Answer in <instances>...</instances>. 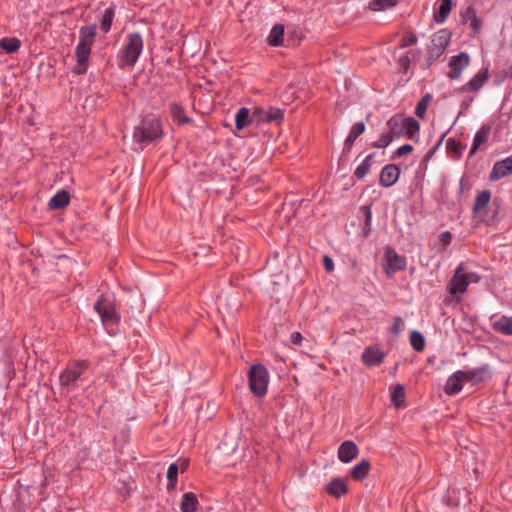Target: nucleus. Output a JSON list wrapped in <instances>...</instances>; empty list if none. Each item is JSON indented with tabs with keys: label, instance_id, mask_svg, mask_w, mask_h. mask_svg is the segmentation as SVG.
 <instances>
[{
	"label": "nucleus",
	"instance_id": "nucleus-1",
	"mask_svg": "<svg viewBox=\"0 0 512 512\" xmlns=\"http://www.w3.org/2000/svg\"><path fill=\"white\" fill-rule=\"evenodd\" d=\"M96 25H87L80 28L79 42L75 48L76 65L73 68V73L82 75L87 72L89 66V57L91 48L95 41Z\"/></svg>",
	"mask_w": 512,
	"mask_h": 512
},
{
	"label": "nucleus",
	"instance_id": "nucleus-2",
	"mask_svg": "<svg viewBox=\"0 0 512 512\" xmlns=\"http://www.w3.org/2000/svg\"><path fill=\"white\" fill-rule=\"evenodd\" d=\"M143 46L144 41L140 33H129L124 45L118 53L119 67L122 69L126 67L133 68L143 51Z\"/></svg>",
	"mask_w": 512,
	"mask_h": 512
},
{
	"label": "nucleus",
	"instance_id": "nucleus-3",
	"mask_svg": "<svg viewBox=\"0 0 512 512\" xmlns=\"http://www.w3.org/2000/svg\"><path fill=\"white\" fill-rule=\"evenodd\" d=\"M480 276L475 272H469L461 263L455 270V273L447 285L449 293L453 296H462L470 283H478Z\"/></svg>",
	"mask_w": 512,
	"mask_h": 512
},
{
	"label": "nucleus",
	"instance_id": "nucleus-4",
	"mask_svg": "<svg viewBox=\"0 0 512 512\" xmlns=\"http://www.w3.org/2000/svg\"><path fill=\"white\" fill-rule=\"evenodd\" d=\"M162 136L159 119L154 115H147L140 124L134 128L133 138L140 143L152 142Z\"/></svg>",
	"mask_w": 512,
	"mask_h": 512
},
{
	"label": "nucleus",
	"instance_id": "nucleus-5",
	"mask_svg": "<svg viewBox=\"0 0 512 512\" xmlns=\"http://www.w3.org/2000/svg\"><path fill=\"white\" fill-rule=\"evenodd\" d=\"M250 391L257 397H263L267 393L269 374L262 364L252 365L248 372Z\"/></svg>",
	"mask_w": 512,
	"mask_h": 512
},
{
	"label": "nucleus",
	"instance_id": "nucleus-6",
	"mask_svg": "<svg viewBox=\"0 0 512 512\" xmlns=\"http://www.w3.org/2000/svg\"><path fill=\"white\" fill-rule=\"evenodd\" d=\"M94 310L99 314L103 325L107 328L114 326L119 322V317L115 311L113 303L101 296L94 304Z\"/></svg>",
	"mask_w": 512,
	"mask_h": 512
},
{
	"label": "nucleus",
	"instance_id": "nucleus-7",
	"mask_svg": "<svg viewBox=\"0 0 512 512\" xmlns=\"http://www.w3.org/2000/svg\"><path fill=\"white\" fill-rule=\"evenodd\" d=\"M452 33L448 29H441L437 31L431 39V43L429 46V58L437 59L439 58L445 51L448 46Z\"/></svg>",
	"mask_w": 512,
	"mask_h": 512
},
{
	"label": "nucleus",
	"instance_id": "nucleus-8",
	"mask_svg": "<svg viewBox=\"0 0 512 512\" xmlns=\"http://www.w3.org/2000/svg\"><path fill=\"white\" fill-rule=\"evenodd\" d=\"M384 270L387 275L406 269L407 261L404 256L399 255L394 248L387 246L384 252Z\"/></svg>",
	"mask_w": 512,
	"mask_h": 512
},
{
	"label": "nucleus",
	"instance_id": "nucleus-9",
	"mask_svg": "<svg viewBox=\"0 0 512 512\" xmlns=\"http://www.w3.org/2000/svg\"><path fill=\"white\" fill-rule=\"evenodd\" d=\"M86 369L87 364L84 361L74 362L68 365L66 369L60 374V385L65 388L73 386Z\"/></svg>",
	"mask_w": 512,
	"mask_h": 512
},
{
	"label": "nucleus",
	"instance_id": "nucleus-10",
	"mask_svg": "<svg viewBox=\"0 0 512 512\" xmlns=\"http://www.w3.org/2000/svg\"><path fill=\"white\" fill-rule=\"evenodd\" d=\"M470 64V57L467 53L461 52L458 55H454L449 60V71L447 77L451 80L459 79L462 72Z\"/></svg>",
	"mask_w": 512,
	"mask_h": 512
},
{
	"label": "nucleus",
	"instance_id": "nucleus-11",
	"mask_svg": "<svg viewBox=\"0 0 512 512\" xmlns=\"http://www.w3.org/2000/svg\"><path fill=\"white\" fill-rule=\"evenodd\" d=\"M283 116L282 110L275 107H269L267 109L255 108L253 111V119H255L257 124L281 121Z\"/></svg>",
	"mask_w": 512,
	"mask_h": 512
},
{
	"label": "nucleus",
	"instance_id": "nucleus-12",
	"mask_svg": "<svg viewBox=\"0 0 512 512\" xmlns=\"http://www.w3.org/2000/svg\"><path fill=\"white\" fill-rule=\"evenodd\" d=\"M491 377L489 365H483L479 368L472 369L469 371H463L464 381L471 383L472 385H478L485 382Z\"/></svg>",
	"mask_w": 512,
	"mask_h": 512
},
{
	"label": "nucleus",
	"instance_id": "nucleus-13",
	"mask_svg": "<svg viewBox=\"0 0 512 512\" xmlns=\"http://www.w3.org/2000/svg\"><path fill=\"white\" fill-rule=\"evenodd\" d=\"M512 174V156L507 157L501 161H498L494 164L492 171L489 175L490 181H498L503 177L509 176Z\"/></svg>",
	"mask_w": 512,
	"mask_h": 512
},
{
	"label": "nucleus",
	"instance_id": "nucleus-14",
	"mask_svg": "<svg viewBox=\"0 0 512 512\" xmlns=\"http://www.w3.org/2000/svg\"><path fill=\"white\" fill-rule=\"evenodd\" d=\"M489 77L488 68L480 70L471 80L464 84L459 91L460 92H477L487 82Z\"/></svg>",
	"mask_w": 512,
	"mask_h": 512
},
{
	"label": "nucleus",
	"instance_id": "nucleus-15",
	"mask_svg": "<svg viewBox=\"0 0 512 512\" xmlns=\"http://www.w3.org/2000/svg\"><path fill=\"white\" fill-rule=\"evenodd\" d=\"M400 169L395 164H388L383 167L379 183L383 187H391L393 186L399 179Z\"/></svg>",
	"mask_w": 512,
	"mask_h": 512
},
{
	"label": "nucleus",
	"instance_id": "nucleus-16",
	"mask_svg": "<svg viewBox=\"0 0 512 512\" xmlns=\"http://www.w3.org/2000/svg\"><path fill=\"white\" fill-rule=\"evenodd\" d=\"M361 358L367 366H378L383 362L385 353L377 346H370L364 350Z\"/></svg>",
	"mask_w": 512,
	"mask_h": 512
},
{
	"label": "nucleus",
	"instance_id": "nucleus-17",
	"mask_svg": "<svg viewBox=\"0 0 512 512\" xmlns=\"http://www.w3.org/2000/svg\"><path fill=\"white\" fill-rule=\"evenodd\" d=\"M463 382H465L463 378V370L454 372L448 377L444 386V392L449 396L458 394L463 388Z\"/></svg>",
	"mask_w": 512,
	"mask_h": 512
},
{
	"label": "nucleus",
	"instance_id": "nucleus-18",
	"mask_svg": "<svg viewBox=\"0 0 512 512\" xmlns=\"http://www.w3.org/2000/svg\"><path fill=\"white\" fill-rule=\"evenodd\" d=\"M359 453V449L357 445L350 440L344 441L338 449V457L341 462L343 463H349L351 462L355 457H357Z\"/></svg>",
	"mask_w": 512,
	"mask_h": 512
},
{
	"label": "nucleus",
	"instance_id": "nucleus-19",
	"mask_svg": "<svg viewBox=\"0 0 512 512\" xmlns=\"http://www.w3.org/2000/svg\"><path fill=\"white\" fill-rule=\"evenodd\" d=\"M490 133H491L490 125L484 124L480 127V129L475 134L473 144H472V147L469 152L470 155L474 154L480 148V146L487 143Z\"/></svg>",
	"mask_w": 512,
	"mask_h": 512
},
{
	"label": "nucleus",
	"instance_id": "nucleus-20",
	"mask_svg": "<svg viewBox=\"0 0 512 512\" xmlns=\"http://www.w3.org/2000/svg\"><path fill=\"white\" fill-rule=\"evenodd\" d=\"M325 490L329 495L339 498L347 493L348 488L342 478H334L326 485Z\"/></svg>",
	"mask_w": 512,
	"mask_h": 512
},
{
	"label": "nucleus",
	"instance_id": "nucleus-21",
	"mask_svg": "<svg viewBox=\"0 0 512 512\" xmlns=\"http://www.w3.org/2000/svg\"><path fill=\"white\" fill-rule=\"evenodd\" d=\"M405 117L394 115L387 121L388 131L395 137L400 138L404 134Z\"/></svg>",
	"mask_w": 512,
	"mask_h": 512
},
{
	"label": "nucleus",
	"instance_id": "nucleus-22",
	"mask_svg": "<svg viewBox=\"0 0 512 512\" xmlns=\"http://www.w3.org/2000/svg\"><path fill=\"white\" fill-rule=\"evenodd\" d=\"M253 122H255V119H253V113L250 114L248 108L242 107L237 111L235 115V126L238 131L244 129Z\"/></svg>",
	"mask_w": 512,
	"mask_h": 512
},
{
	"label": "nucleus",
	"instance_id": "nucleus-23",
	"mask_svg": "<svg viewBox=\"0 0 512 512\" xmlns=\"http://www.w3.org/2000/svg\"><path fill=\"white\" fill-rule=\"evenodd\" d=\"M491 199V192L483 190L476 195L472 211L475 215H480L488 206Z\"/></svg>",
	"mask_w": 512,
	"mask_h": 512
},
{
	"label": "nucleus",
	"instance_id": "nucleus-24",
	"mask_svg": "<svg viewBox=\"0 0 512 512\" xmlns=\"http://www.w3.org/2000/svg\"><path fill=\"white\" fill-rule=\"evenodd\" d=\"M492 328L503 335L512 336V316H501L492 323Z\"/></svg>",
	"mask_w": 512,
	"mask_h": 512
},
{
	"label": "nucleus",
	"instance_id": "nucleus-25",
	"mask_svg": "<svg viewBox=\"0 0 512 512\" xmlns=\"http://www.w3.org/2000/svg\"><path fill=\"white\" fill-rule=\"evenodd\" d=\"M70 196L65 190L57 192L49 201L48 206L50 209L58 210L63 209L69 205Z\"/></svg>",
	"mask_w": 512,
	"mask_h": 512
},
{
	"label": "nucleus",
	"instance_id": "nucleus-26",
	"mask_svg": "<svg viewBox=\"0 0 512 512\" xmlns=\"http://www.w3.org/2000/svg\"><path fill=\"white\" fill-rule=\"evenodd\" d=\"M198 505L197 496L192 492H187L182 496L180 510L181 512H196Z\"/></svg>",
	"mask_w": 512,
	"mask_h": 512
},
{
	"label": "nucleus",
	"instance_id": "nucleus-27",
	"mask_svg": "<svg viewBox=\"0 0 512 512\" xmlns=\"http://www.w3.org/2000/svg\"><path fill=\"white\" fill-rule=\"evenodd\" d=\"M365 132V124L363 122H357L355 123L352 127H351V130L349 132V135L348 137L346 138L345 142H344V145H345V148L347 149H350L355 140Z\"/></svg>",
	"mask_w": 512,
	"mask_h": 512
},
{
	"label": "nucleus",
	"instance_id": "nucleus-28",
	"mask_svg": "<svg viewBox=\"0 0 512 512\" xmlns=\"http://www.w3.org/2000/svg\"><path fill=\"white\" fill-rule=\"evenodd\" d=\"M369 470L370 462L363 459L352 468L351 475L355 480H363L367 477Z\"/></svg>",
	"mask_w": 512,
	"mask_h": 512
},
{
	"label": "nucleus",
	"instance_id": "nucleus-29",
	"mask_svg": "<svg viewBox=\"0 0 512 512\" xmlns=\"http://www.w3.org/2000/svg\"><path fill=\"white\" fill-rule=\"evenodd\" d=\"M399 0H371L368 9L374 12L385 11L395 7Z\"/></svg>",
	"mask_w": 512,
	"mask_h": 512
},
{
	"label": "nucleus",
	"instance_id": "nucleus-30",
	"mask_svg": "<svg viewBox=\"0 0 512 512\" xmlns=\"http://www.w3.org/2000/svg\"><path fill=\"white\" fill-rule=\"evenodd\" d=\"M452 9V0H441L438 13L435 14L434 20L437 23H444L447 20Z\"/></svg>",
	"mask_w": 512,
	"mask_h": 512
},
{
	"label": "nucleus",
	"instance_id": "nucleus-31",
	"mask_svg": "<svg viewBox=\"0 0 512 512\" xmlns=\"http://www.w3.org/2000/svg\"><path fill=\"white\" fill-rule=\"evenodd\" d=\"M283 37H284V26L277 24L275 25L268 37V42L271 46H279L283 43Z\"/></svg>",
	"mask_w": 512,
	"mask_h": 512
},
{
	"label": "nucleus",
	"instance_id": "nucleus-32",
	"mask_svg": "<svg viewBox=\"0 0 512 512\" xmlns=\"http://www.w3.org/2000/svg\"><path fill=\"white\" fill-rule=\"evenodd\" d=\"M405 401V388L402 384H397L391 391V402L399 408L402 407Z\"/></svg>",
	"mask_w": 512,
	"mask_h": 512
},
{
	"label": "nucleus",
	"instance_id": "nucleus-33",
	"mask_svg": "<svg viewBox=\"0 0 512 512\" xmlns=\"http://www.w3.org/2000/svg\"><path fill=\"white\" fill-rule=\"evenodd\" d=\"M375 153H371L363 160V162L355 169L354 175L358 179H363L371 168V162Z\"/></svg>",
	"mask_w": 512,
	"mask_h": 512
},
{
	"label": "nucleus",
	"instance_id": "nucleus-34",
	"mask_svg": "<svg viewBox=\"0 0 512 512\" xmlns=\"http://www.w3.org/2000/svg\"><path fill=\"white\" fill-rule=\"evenodd\" d=\"M179 466L178 464L172 463L169 465L167 469V490L172 491L175 489L177 484V476H178Z\"/></svg>",
	"mask_w": 512,
	"mask_h": 512
},
{
	"label": "nucleus",
	"instance_id": "nucleus-35",
	"mask_svg": "<svg viewBox=\"0 0 512 512\" xmlns=\"http://www.w3.org/2000/svg\"><path fill=\"white\" fill-rule=\"evenodd\" d=\"M114 16H115L114 8L110 7V8H107L104 10V13H103V16L101 19V23H100V28L104 33H107L110 31Z\"/></svg>",
	"mask_w": 512,
	"mask_h": 512
},
{
	"label": "nucleus",
	"instance_id": "nucleus-36",
	"mask_svg": "<svg viewBox=\"0 0 512 512\" xmlns=\"http://www.w3.org/2000/svg\"><path fill=\"white\" fill-rule=\"evenodd\" d=\"M170 112L174 121H177L179 124L189 123V118L185 115L183 108L177 103H172L170 105Z\"/></svg>",
	"mask_w": 512,
	"mask_h": 512
},
{
	"label": "nucleus",
	"instance_id": "nucleus-37",
	"mask_svg": "<svg viewBox=\"0 0 512 512\" xmlns=\"http://www.w3.org/2000/svg\"><path fill=\"white\" fill-rule=\"evenodd\" d=\"M410 344L415 351L420 352L425 348V339L420 332L412 331L410 333Z\"/></svg>",
	"mask_w": 512,
	"mask_h": 512
},
{
	"label": "nucleus",
	"instance_id": "nucleus-38",
	"mask_svg": "<svg viewBox=\"0 0 512 512\" xmlns=\"http://www.w3.org/2000/svg\"><path fill=\"white\" fill-rule=\"evenodd\" d=\"M0 47L7 53H13L20 47V41L17 38H2Z\"/></svg>",
	"mask_w": 512,
	"mask_h": 512
},
{
	"label": "nucleus",
	"instance_id": "nucleus-39",
	"mask_svg": "<svg viewBox=\"0 0 512 512\" xmlns=\"http://www.w3.org/2000/svg\"><path fill=\"white\" fill-rule=\"evenodd\" d=\"M404 122V134L408 138H412L419 131V123L412 117L405 118Z\"/></svg>",
	"mask_w": 512,
	"mask_h": 512
},
{
	"label": "nucleus",
	"instance_id": "nucleus-40",
	"mask_svg": "<svg viewBox=\"0 0 512 512\" xmlns=\"http://www.w3.org/2000/svg\"><path fill=\"white\" fill-rule=\"evenodd\" d=\"M431 101V95L426 94L417 104L415 109V114L419 118L423 119L425 117L428 105Z\"/></svg>",
	"mask_w": 512,
	"mask_h": 512
},
{
	"label": "nucleus",
	"instance_id": "nucleus-41",
	"mask_svg": "<svg viewBox=\"0 0 512 512\" xmlns=\"http://www.w3.org/2000/svg\"><path fill=\"white\" fill-rule=\"evenodd\" d=\"M394 139H396L389 131L384 132L380 138L372 143V146L375 148H385L387 147Z\"/></svg>",
	"mask_w": 512,
	"mask_h": 512
},
{
	"label": "nucleus",
	"instance_id": "nucleus-42",
	"mask_svg": "<svg viewBox=\"0 0 512 512\" xmlns=\"http://www.w3.org/2000/svg\"><path fill=\"white\" fill-rule=\"evenodd\" d=\"M467 12L471 13V15H469L471 28L473 29V31L475 33H478L482 26L481 20L478 19V17L476 16V14L472 8H468Z\"/></svg>",
	"mask_w": 512,
	"mask_h": 512
},
{
	"label": "nucleus",
	"instance_id": "nucleus-43",
	"mask_svg": "<svg viewBox=\"0 0 512 512\" xmlns=\"http://www.w3.org/2000/svg\"><path fill=\"white\" fill-rule=\"evenodd\" d=\"M412 151H413V147H412V145H410V144L402 145L401 147H399V148H398V149L393 153L392 159L402 157V156H404V155L409 154V153H410V152H412Z\"/></svg>",
	"mask_w": 512,
	"mask_h": 512
},
{
	"label": "nucleus",
	"instance_id": "nucleus-44",
	"mask_svg": "<svg viewBox=\"0 0 512 512\" xmlns=\"http://www.w3.org/2000/svg\"><path fill=\"white\" fill-rule=\"evenodd\" d=\"M417 43V36L414 34H410L401 39L400 47L405 48L408 46H412Z\"/></svg>",
	"mask_w": 512,
	"mask_h": 512
},
{
	"label": "nucleus",
	"instance_id": "nucleus-45",
	"mask_svg": "<svg viewBox=\"0 0 512 512\" xmlns=\"http://www.w3.org/2000/svg\"><path fill=\"white\" fill-rule=\"evenodd\" d=\"M404 328V321L400 316L395 317L393 326L391 328V332L394 334H399Z\"/></svg>",
	"mask_w": 512,
	"mask_h": 512
},
{
	"label": "nucleus",
	"instance_id": "nucleus-46",
	"mask_svg": "<svg viewBox=\"0 0 512 512\" xmlns=\"http://www.w3.org/2000/svg\"><path fill=\"white\" fill-rule=\"evenodd\" d=\"M398 64L402 72L406 73L409 69L410 59L408 55L402 56L398 59Z\"/></svg>",
	"mask_w": 512,
	"mask_h": 512
},
{
	"label": "nucleus",
	"instance_id": "nucleus-47",
	"mask_svg": "<svg viewBox=\"0 0 512 512\" xmlns=\"http://www.w3.org/2000/svg\"><path fill=\"white\" fill-rule=\"evenodd\" d=\"M452 241V234L449 231H445L440 236V242L443 248H446Z\"/></svg>",
	"mask_w": 512,
	"mask_h": 512
},
{
	"label": "nucleus",
	"instance_id": "nucleus-48",
	"mask_svg": "<svg viewBox=\"0 0 512 512\" xmlns=\"http://www.w3.org/2000/svg\"><path fill=\"white\" fill-rule=\"evenodd\" d=\"M323 265L328 272H331L334 269L333 260L327 255L323 257Z\"/></svg>",
	"mask_w": 512,
	"mask_h": 512
},
{
	"label": "nucleus",
	"instance_id": "nucleus-49",
	"mask_svg": "<svg viewBox=\"0 0 512 512\" xmlns=\"http://www.w3.org/2000/svg\"><path fill=\"white\" fill-rule=\"evenodd\" d=\"M302 335L300 332H293L290 337V341L294 345H299L302 342Z\"/></svg>",
	"mask_w": 512,
	"mask_h": 512
},
{
	"label": "nucleus",
	"instance_id": "nucleus-50",
	"mask_svg": "<svg viewBox=\"0 0 512 512\" xmlns=\"http://www.w3.org/2000/svg\"><path fill=\"white\" fill-rule=\"evenodd\" d=\"M176 464H178L179 470L183 473L189 467V460L188 459H179Z\"/></svg>",
	"mask_w": 512,
	"mask_h": 512
},
{
	"label": "nucleus",
	"instance_id": "nucleus-51",
	"mask_svg": "<svg viewBox=\"0 0 512 512\" xmlns=\"http://www.w3.org/2000/svg\"><path fill=\"white\" fill-rule=\"evenodd\" d=\"M366 208H367V217L370 218L371 211H370V209L368 207H366Z\"/></svg>",
	"mask_w": 512,
	"mask_h": 512
}]
</instances>
